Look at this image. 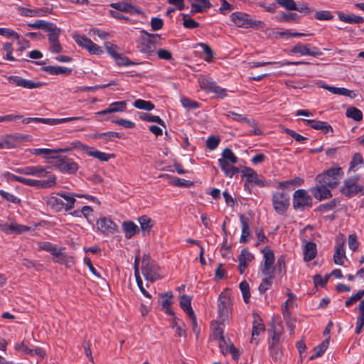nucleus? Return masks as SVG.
Masks as SVG:
<instances>
[{"instance_id":"f257e3e1","label":"nucleus","mask_w":364,"mask_h":364,"mask_svg":"<svg viewBox=\"0 0 364 364\" xmlns=\"http://www.w3.org/2000/svg\"><path fill=\"white\" fill-rule=\"evenodd\" d=\"M237 161V157L230 148L224 149L221 158L218 159V164L221 170L230 178L239 173V168L235 166Z\"/></svg>"},{"instance_id":"f03ea898","label":"nucleus","mask_w":364,"mask_h":364,"mask_svg":"<svg viewBox=\"0 0 364 364\" xmlns=\"http://www.w3.org/2000/svg\"><path fill=\"white\" fill-rule=\"evenodd\" d=\"M283 340L284 337L281 332L277 331L274 328L271 330L268 338V350L269 356L275 362L280 360L283 355L282 349Z\"/></svg>"},{"instance_id":"7ed1b4c3","label":"nucleus","mask_w":364,"mask_h":364,"mask_svg":"<svg viewBox=\"0 0 364 364\" xmlns=\"http://www.w3.org/2000/svg\"><path fill=\"white\" fill-rule=\"evenodd\" d=\"M232 301L229 294L222 292L218 299V322L220 324L228 323L232 314Z\"/></svg>"},{"instance_id":"20e7f679","label":"nucleus","mask_w":364,"mask_h":364,"mask_svg":"<svg viewBox=\"0 0 364 364\" xmlns=\"http://www.w3.org/2000/svg\"><path fill=\"white\" fill-rule=\"evenodd\" d=\"M343 176V171L341 167L331 168L316 176V183H324L329 188L336 187Z\"/></svg>"},{"instance_id":"39448f33","label":"nucleus","mask_w":364,"mask_h":364,"mask_svg":"<svg viewBox=\"0 0 364 364\" xmlns=\"http://www.w3.org/2000/svg\"><path fill=\"white\" fill-rule=\"evenodd\" d=\"M141 269L143 276L147 281L153 283L161 278L158 265L148 255L143 256Z\"/></svg>"},{"instance_id":"423d86ee","label":"nucleus","mask_w":364,"mask_h":364,"mask_svg":"<svg viewBox=\"0 0 364 364\" xmlns=\"http://www.w3.org/2000/svg\"><path fill=\"white\" fill-rule=\"evenodd\" d=\"M272 203L277 214L284 215L289 207V195L283 191H275L272 196Z\"/></svg>"},{"instance_id":"0eeeda50","label":"nucleus","mask_w":364,"mask_h":364,"mask_svg":"<svg viewBox=\"0 0 364 364\" xmlns=\"http://www.w3.org/2000/svg\"><path fill=\"white\" fill-rule=\"evenodd\" d=\"M292 205L296 210H304L312 206V198L304 189H298L293 194Z\"/></svg>"},{"instance_id":"6e6552de","label":"nucleus","mask_w":364,"mask_h":364,"mask_svg":"<svg viewBox=\"0 0 364 364\" xmlns=\"http://www.w3.org/2000/svg\"><path fill=\"white\" fill-rule=\"evenodd\" d=\"M262 253L263 254V263L260 267L262 275L274 274L273 264L275 257L273 251L267 246L262 250Z\"/></svg>"},{"instance_id":"1a4fd4ad","label":"nucleus","mask_w":364,"mask_h":364,"mask_svg":"<svg viewBox=\"0 0 364 364\" xmlns=\"http://www.w3.org/2000/svg\"><path fill=\"white\" fill-rule=\"evenodd\" d=\"M96 228L105 236H109L117 231L118 226L111 218L101 217L96 221Z\"/></svg>"},{"instance_id":"9d476101","label":"nucleus","mask_w":364,"mask_h":364,"mask_svg":"<svg viewBox=\"0 0 364 364\" xmlns=\"http://www.w3.org/2000/svg\"><path fill=\"white\" fill-rule=\"evenodd\" d=\"M31 230V227L18 224L13 220L10 221L9 223L0 222V230L6 235L21 234L26 232H28Z\"/></svg>"},{"instance_id":"9b49d317","label":"nucleus","mask_w":364,"mask_h":364,"mask_svg":"<svg viewBox=\"0 0 364 364\" xmlns=\"http://www.w3.org/2000/svg\"><path fill=\"white\" fill-rule=\"evenodd\" d=\"M55 166L60 171L70 174L76 173L79 168L78 164L67 156L59 158Z\"/></svg>"},{"instance_id":"f8f14e48","label":"nucleus","mask_w":364,"mask_h":364,"mask_svg":"<svg viewBox=\"0 0 364 364\" xmlns=\"http://www.w3.org/2000/svg\"><path fill=\"white\" fill-rule=\"evenodd\" d=\"M57 177L54 174L48 176L46 180H35L31 178H24L23 184L39 188H50L56 185Z\"/></svg>"},{"instance_id":"ddd939ff","label":"nucleus","mask_w":364,"mask_h":364,"mask_svg":"<svg viewBox=\"0 0 364 364\" xmlns=\"http://www.w3.org/2000/svg\"><path fill=\"white\" fill-rule=\"evenodd\" d=\"M75 40L78 46L87 50L90 54L101 55L103 53L102 47L84 36H77L75 37Z\"/></svg>"},{"instance_id":"4468645a","label":"nucleus","mask_w":364,"mask_h":364,"mask_svg":"<svg viewBox=\"0 0 364 364\" xmlns=\"http://www.w3.org/2000/svg\"><path fill=\"white\" fill-rule=\"evenodd\" d=\"M291 53H299L301 55H310L314 57L320 56L322 53L319 49L315 46H311L310 44H302L298 43L291 48Z\"/></svg>"},{"instance_id":"2eb2a0df","label":"nucleus","mask_w":364,"mask_h":364,"mask_svg":"<svg viewBox=\"0 0 364 364\" xmlns=\"http://www.w3.org/2000/svg\"><path fill=\"white\" fill-rule=\"evenodd\" d=\"M231 21L237 26L248 28L257 25L249 18V15L242 12H234L230 15Z\"/></svg>"},{"instance_id":"dca6fc26","label":"nucleus","mask_w":364,"mask_h":364,"mask_svg":"<svg viewBox=\"0 0 364 364\" xmlns=\"http://www.w3.org/2000/svg\"><path fill=\"white\" fill-rule=\"evenodd\" d=\"M48 168L41 166H31L17 168L15 171L19 174L33 176L38 178L45 177L49 171Z\"/></svg>"},{"instance_id":"f3484780","label":"nucleus","mask_w":364,"mask_h":364,"mask_svg":"<svg viewBox=\"0 0 364 364\" xmlns=\"http://www.w3.org/2000/svg\"><path fill=\"white\" fill-rule=\"evenodd\" d=\"M7 80L10 84L27 89L38 88L42 86V83L40 82H33L17 75H11L8 77Z\"/></svg>"},{"instance_id":"a211bd4d","label":"nucleus","mask_w":364,"mask_h":364,"mask_svg":"<svg viewBox=\"0 0 364 364\" xmlns=\"http://www.w3.org/2000/svg\"><path fill=\"white\" fill-rule=\"evenodd\" d=\"M330 188L324 183H316V186L310 188V191L316 199L322 200L330 198L332 196Z\"/></svg>"},{"instance_id":"6ab92c4d","label":"nucleus","mask_w":364,"mask_h":364,"mask_svg":"<svg viewBox=\"0 0 364 364\" xmlns=\"http://www.w3.org/2000/svg\"><path fill=\"white\" fill-rule=\"evenodd\" d=\"M218 341L219 348L220 349V352L223 355H226L228 353H231L232 358L234 360H237L240 356L239 350L237 349L234 345L230 341L229 339L226 340L225 338H223Z\"/></svg>"},{"instance_id":"aec40b11","label":"nucleus","mask_w":364,"mask_h":364,"mask_svg":"<svg viewBox=\"0 0 364 364\" xmlns=\"http://www.w3.org/2000/svg\"><path fill=\"white\" fill-rule=\"evenodd\" d=\"M361 191L362 188L357 184L356 181L354 179L345 181L343 186L341 188V193L347 197H352Z\"/></svg>"},{"instance_id":"412c9836","label":"nucleus","mask_w":364,"mask_h":364,"mask_svg":"<svg viewBox=\"0 0 364 364\" xmlns=\"http://www.w3.org/2000/svg\"><path fill=\"white\" fill-rule=\"evenodd\" d=\"M110 6L118 10L131 14H139L141 13L139 9L132 4L129 1L112 3Z\"/></svg>"},{"instance_id":"4be33fe9","label":"nucleus","mask_w":364,"mask_h":364,"mask_svg":"<svg viewBox=\"0 0 364 364\" xmlns=\"http://www.w3.org/2000/svg\"><path fill=\"white\" fill-rule=\"evenodd\" d=\"M254 259V255L247 250V249L244 248L241 250L240 255L238 256V262H239V271L240 274H243L246 268L248 267L249 264Z\"/></svg>"},{"instance_id":"5701e85b","label":"nucleus","mask_w":364,"mask_h":364,"mask_svg":"<svg viewBox=\"0 0 364 364\" xmlns=\"http://www.w3.org/2000/svg\"><path fill=\"white\" fill-rule=\"evenodd\" d=\"M341 242L338 240L336 241V251L333 255L334 262L338 265H342L346 258L344 250L345 237L343 235H341Z\"/></svg>"},{"instance_id":"b1692460","label":"nucleus","mask_w":364,"mask_h":364,"mask_svg":"<svg viewBox=\"0 0 364 364\" xmlns=\"http://www.w3.org/2000/svg\"><path fill=\"white\" fill-rule=\"evenodd\" d=\"M126 109V101H119L111 103L107 109L97 112L96 114L100 116L115 112H123Z\"/></svg>"},{"instance_id":"393cba45","label":"nucleus","mask_w":364,"mask_h":364,"mask_svg":"<svg viewBox=\"0 0 364 364\" xmlns=\"http://www.w3.org/2000/svg\"><path fill=\"white\" fill-rule=\"evenodd\" d=\"M305 124L316 130H321L324 133L333 132L332 127L326 122L312 119H304Z\"/></svg>"},{"instance_id":"a878e982","label":"nucleus","mask_w":364,"mask_h":364,"mask_svg":"<svg viewBox=\"0 0 364 364\" xmlns=\"http://www.w3.org/2000/svg\"><path fill=\"white\" fill-rule=\"evenodd\" d=\"M264 325L261 317L257 314H253L252 339L255 340V337L264 332Z\"/></svg>"},{"instance_id":"bb28decb","label":"nucleus","mask_w":364,"mask_h":364,"mask_svg":"<svg viewBox=\"0 0 364 364\" xmlns=\"http://www.w3.org/2000/svg\"><path fill=\"white\" fill-rule=\"evenodd\" d=\"M271 64H278V65H279V67H282L283 65H302V64H309V63L304 62V61H286L284 63H280V62H255L254 61V62L249 63V65L251 68L265 66V65H271Z\"/></svg>"},{"instance_id":"cd10ccee","label":"nucleus","mask_w":364,"mask_h":364,"mask_svg":"<svg viewBox=\"0 0 364 364\" xmlns=\"http://www.w3.org/2000/svg\"><path fill=\"white\" fill-rule=\"evenodd\" d=\"M191 4V13H201L211 7L209 0H188Z\"/></svg>"},{"instance_id":"c85d7f7f","label":"nucleus","mask_w":364,"mask_h":364,"mask_svg":"<svg viewBox=\"0 0 364 364\" xmlns=\"http://www.w3.org/2000/svg\"><path fill=\"white\" fill-rule=\"evenodd\" d=\"M321 87L327 90L328 91H329L330 92H331L334 95L346 96V97H349L351 99L355 98L356 96L355 94L353 91L348 90L346 88H344V87H336L329 86L327 85H323L321 86Z\"/></svg>"},{"instance_id":"c756f323","label":"nucleus","mask_w":364,"mask_h":364,"mask_svg":"<svg viewBox=\"0 0 364 364\" xmlns=\"http://www.w3.org/2000/svg\"><path fill=\"white\" fill-rule=\"evenodd\" d=\"M304 180L300 177H295L293 179L280 181L278 183V188L280 189H294L296 187L301 186Z\"/></svg>"},{"instance_id":"7c9ffc66","label":"nucleus","mask_w":364,"mask_h":364,"mask_svg":"<svg viewBox=\"0 0 364 364\" xmlns=\"http://www.w3.org/2000/svg\"><path fill=\"white\" fill-rule=\"evenodd\" d=\"M138 48L141 53L148 55H152L156 50V46L150 45L146 36L143 35L139 41Z\"/></svg>"},{"instance_id":"2f4dec72","label":"nucleus","mask_w":364,"mask_h":364,"mask_svg":"<svg viewBox=\"0 0 364 364\" xmlns=\"http://www.w3.org/2000/svg\"><path fill=\"white\" fill-rule=\"evenodd\" d=\"M338 18L345 23L360 24L364 22V18L362 16L355 15L353 14H346L343 12L338 13Z\"/></svg>"},{"instance_id":"473e14b6","label":"nucleus","mask_w":364,"mask_h":364,"mask_svg":"<svg viewBox=\"0 0 364 364\" xmlns=\"http://www.w3.org/2000/svg\"><path fill=\"white\" fill-rule=\"evenodd\" d=\"M304 259L305 261H311L316 255V245L312 242H308L305 244L304 249Z\"/></svg>"},{"instance_id":"72a5a7b5","label":"nucleus","mask_w":364,"mask_h":364,"mask_svg":"<svg viewBox=\"0 0 364 364\" xmlns=\"http://www.w3.org/2000/svg\"><path fill=\"white\" fill-rule=\"evenodd\" d=\"M122 228L127 239L132 238L139 231V227L132 221H125L122 223Z\"/></svg>"},{"instance_id":"f704fd0d","label":"nucleus","mask_w":364,"mask_h":364,"mask_svg":"<svg viewBox=\"0 0 364 364\" xmlns=\"http://www.w3.org/2000/svg\"><path fill=\"white\" fill-rule=\"evenodd\" d=\"M364 166V159L360 153L353 154L349 166V171H357L359 168Z\"/></svg>"},{"instance_id":"c9c22d12","label":"nucleus","mask_w":364,"mask_h":364,"mask_svg":"<svg viewBox=\"0 0 364 364\" xmlns=\"http://www.w3.org/2000/svg\"><path fill=\"white\" fill-rule=\"evenodd\" d=\"M250 183H253L257 186L259 187H264L268 186V183L267 181L264 180V178L259 176L257 172L253 174L252 176H251L248 180H246L245 182V188H249V185Z\"/></svg>"},{"instance_id":"e433bc0d","label":"nucleus","mask_w":364,"mask_h":364,"mask_svg":"<svg viewBox=\"0 0 364 364\" xmlns=\"http://www.w3.org/2000/svg\"><path fill=\"white\" fill-rule=\"evenodd\" d=\"M46 203L48 206L57 212L65 210V203L62 200L55 196L48 197L46 200Z\"/></svg>"},{"instance_id":"4c0bfd02","label":"nucleus","mask_w":364,"mask_h":364,"mask_svg":"<svg viewBox=\"0 0 364 364\" xmlns=\"http://www.w3.org/2000/svg\"><path fill=\"white\" fill-rule=\"evenodd\" d=\"M240 220L242 224V233L240 242L242 243L247 242V238L250 236V225L247 220L242 215H240Z\"/></svg>"},{"instance_id":"58836bf2","label":"nucleus","mask_w":364,"mask_h":364,"mask_svg":"<svg viewBox=\"0 0 364 364\" xmlns=\"http://www.w3.org/2000/svg\"><path fill=\"white\" fill-rule=\"evenodd\" d=\"M228 118H230L234 121L238 122H244L250 124V126L254 127L255 123L252 122L250 119H248L245 115L238 114L237 112H232V111H227L224 114Z\"/></svg>"},{"instance_id":"ea45409f","label":"nucleus","mask_w":364,"mask_h":364,"mask_svg":"<svg viewBox=\"0 0 364 364\" xmlns=\"http://www.w3.org/2000/svg\"><path fill=\"white\" fill-rule=\"evenodd\" d=\"M43 70L51 75H69L72 70L70 68L60 66H46Z\"/></svg>"},{"instance_id":"a19ab883","label":"nucleus","mask_w":364,"mask_h":364,"mask_svg":"<svg viewBox=\"0 0 364 364\" xmlns=\"http://www.w3.org/2000/svg\"><path fill=\"white\" fill-rule=\"evenodd\" d=\"M180 306L188 316H193L194 311L191 308V299L188 295H183L180 299Z\"/></svg>"},{"instance_id":"79ce46f5","label":"nucleus","mask_w":364,"mask_h":364,"mask_svg":"<svg viewBox=\"0 0 364 364\" xmlns=\"http://www.w3.org/2000/svg\"><path fill=\"white\" fill-rule=\"evenodd\" d=\"M122 134L115 132H107L97 133L95 134V138L102 139L105 142L114 141L116 138H121Z\"/></svg>"},{"instance_id":"37998d69","label":"nucleus","mask_w":364,"mask_h":364,"mask_svg":"<svg viewBox=\"0 0 364 364\" xmlns=\"http://www.w3.org/2000/svg\"><path fill=\"white\" fill-rule=\"evenodd\" d=\"M198 82L200 88L208 92H213L218 85L215 82L205 77H200Z\"/></svg>"},{"instance_id":"c03bdc74","label":"nucleus","mask_w":364,"mask_h":364,"mask_svg":"<svg viewBox=\"0 0 364 364\" xmlns=\"http://www.w3.org/2000/svg\"><path fill=\"white\" fill-rule=\"evenodd\" d=\"M87 154L90 156L96 158L101 161H108L109 159L113 156L112 154H109L95 149H92L90 147V149L87 150Z\"/></svg>"},{"instance_id":"a18cd8bd","label":"nucleus","mask_w":364,"mask_h":364,"mask_svg":"<svg viewBox=\"0 0 364 364\" xmlns=\"http://www.w3.org/2000/svg\"><path fill=\"white\" fill-rule=\"evenodd\" d=\"M328 339L324 340L321 344L314 348V353L311 355L310 360L316 359L321 356L328 346Z\"/></svg>"},{"instance_id":"49530a36","label":"nucleus","mask_w":364,"mask_h":364,"mask_svg":"<svg viewBox=\"0 0 364 364\" xmlns=\"http://www.w3.org/2000/svg\"><path fill=\"white\" fill-rule=\"evenodd\" d=\"M58 196L64 198L67 203H65V210L68 211L74 208L75 203L76 202L75 194L70 196L65 192H60L57 193Z\"/></svg>"},{"instance_id":"de8ad7c7","label":"nucleus","mask_w":364,"mask_h":364,"mask_svg":"<svg viewBox=\"0 0 364 364\" xmlns=\"http://www.w3.org/2000/svg\"><path fill=\"white\" fill-rule=\"evenodd\" d=\"M263 279L262 283L259 286V291L261 294L264 293L267 289L270 288L272 284L273 279L274 278V274L262 275Z\"/></svg>"},{"instance_id":"09e8293b","label":"nucleus","mask_w":364,"mask_h":364,"mask_svg":"<svg viewBox=\"0 0 364 364\" xmlns=\"http://www.w3.org/2000/svg\"><path fill=\"white\" fill-rule=\"evenodd\" d=\"M162 301L161 302L163 309L165 310L166 313L168 314L172 315L173 314V311L171 309V305L172 304L171 298L172 294L171 293H165L162 296Z\"/></svg>"},{"instance_id":"8fccbe9b","label":"nucleus","mask_w":364,"mask_h":364,"mask_svg":"<svg viewBox=\"0 0 364 364\" xmlns=\"http://www.w3.org/2000/svg\"><path fill=\"white\" fill-rule=\"evenodd\" d=\"M139 114V118L143 121L156 122L161 126H165L164 122L159 116L152 115L145 112H141Z\"/></svg>"},{"instance_id":"3c124183","label":"nucleus","mask_w":364,"mask_h":364,"mask_svg":"<svg viewBox=\"0 0 364 364\" xmlns=\"http://www.w3.org/2000/svg\"><path fill=\"white\" fill-rule=\"evenodd\" d=\"M346 115L355 121L359 122L363 119V112L356 107H351L347 109Z\"/></svg>"},{"instance_id":"603ef678","label":"nucleus","mask_w":364,"mask_h":364,"mask_svg":"<svg viewBox=\"0 0 364 364\" xmlns=\"http://www.w3.org/2000/svg\"><path fill=\"white\" fill-rule=\"evenodd\" d=\"M53 262L60 264H64L67 267H70L75 263L74 258L73 257L66 255L64 253H62L58 258H53Z\"/></svg>"},{"instance_id":"864d4df0","label":"nucleus","mask_w":364,"mask_h":364,"mask_svg":"<svg viewBox=\"0 0 364 364\" xmlns=\"http://www.w3.org/2000/svg\"><path fill=\"white\" fill-rule=\"evenodd\" d=\"M46 31L49 32V43L58 41V38L60 34V29L58 28L54 23H52Z\"/></svg>"},{"instance_id":"5fc2aeb1","label":"nucleus","mask_w":364,"mask_h":364,"mask_svg":"<svg viewBox=\"0 0 364 364\" xmlns=\"http://www.w3.org/2000/svg\"><path fill=\"white\" fill-rule=\"evenodd\" d=\"M134 106L139 109H144L146 111H151L154 109V105L150 101H146L144 100H136L134 102Z\"/></svg>"},{"instance_id":"6e6d98bb","label":"nucleus","mask_w":364,"mask_h":364,"mask_svg":"<svg viewBox=\"0 0 364 364\" xmlns=\"http://www.w3.org/2000/svg\"><path fill=\"white\" fill-rule=\"evenodd\" d=\"M141 35L145 36L149 41L150 45L155 46L156 47L161 44V36L159 34L149 33L147 31L142 30Z\"/></svg>"},{"instance_id":"4d7b16f0","label":"nucleus","mask_w":364,"mask_h":364,"mask_svg":"<svg viewBox=\"0 0 364 364\" xmlns=\"http://www.w3.org/2000/svg\"><path fill=\"white\" fill-rule=\"evenodd\" d=\"M141 228L143 232H149L153 226L152 220L146 215H143L139 218Z\"/></svg>"},{"instance_id":"13d9d810","label":"nucleus","mask_w":364,"mask_h":364,"mask_svg":"<svg viewBox=\"0 0 364 364\" xmlns=\"http://www.w3.org/2000/svg\"><path fill=\"white\" fill-rule=\"evenodd\" d=\"M274 276L275 274H284L286 272L285 259L284 256H281L277 259L276 265L273 267Z\"/></svg>"},{"instance_id":"bf43d9fd","label":"nucleus","mask_w":364,"mask_h":364,"mask_svg":"<svg viewBox=\"0 0 364 364\" xmlns=\"http://www.w3.org/2000/svg\"><path fill=\"white\" fill-rule=\"evenodd\" d=\"M240 289L242 294V297L244 301L247 304L250 301V286L249 284L245 281H242L240 284Z\"/></svg>"},{"instance_id":"052dcab7","label":"nucleus","mask_w":364,"mask_h":364,"mask_svg":"<svg viewBox=\"0 0 364 364\" xmlns=\"http://www.w3.org/2000/svg\"><path fill=\"white\" fill-rule=\"evenodd\" d=\"M183 322L176 318H174L172 328L175 329V333L178 336H186L185 331L183 328Z\"/></svg>"},{"instance_id":"680f3d73","label":"nucleus","mask_w":364,"mask_h":364,"mask_svg":"<svg viewBox=\"0 0 364 364\" xmlns=\"http://www.w3.org/2000/svg\"><path fill=\"white\" fill-rule=\"evenodd\" d=\"M114 59L116 63L119 66H129L134 64V63L131 61L127 57L119 53L115 54Z\"/></svg>"},{"instance_id":"e2e57ef3","label":"nucleus","mask_w":364,"mask_h":364,"mask_svg":"<svg viewBox=\"0 0 364 364\" xmlns=\"http://www.w3.org/2000/svg\"><path fill=\"white\" fill-rule=\"evenodd\" d=\"M0 196L8 202L14 203V204H18L21 202V200L16 197L14 195L6 192L3 190H0Z\"/></svg>"},{"instance_id":"0e129e2a","label":"nucleus","mask_w":364,"mask_h":364,"mask_svg":"<svg viewBox=\"0 0 364 364\" xmlns=\"http://www.w3.org/2000/svg\"><path fill=\"white\" fill-rule=\"evenodd\" d=\"M278 4L289 11H294L296 9V4L294 0H275Z\"/></svg>"},{"instance_id":"69168bd1","label":"nucleus","mask_w":364,"mask_h":364,"mask_svg":"<svg viewBox=\"0 0 364 364\" xmlns=\"http://www.w3.org/2000/svg\"><path fill=\"white\" fill-rule=\"evenodd\" d=\"M3 50L5 53V55H4V58L8 60L14 61L15 58L12 56L13 47L12 44L10 43H4L3 46Z\"/></svg>"},{"instance_id":"338daca9","label":"nucleus","mask_w":364,"mask_h":364,"mask_svg":"<svg viewBox=\"0 0 364 364\" xmlns=\"http://www.w3.org/2000/svg\"><path fill=\"white\" fill-rule=\"evenodd\" d=\"M364 296V289L359 290L356 294L351 296L348 300L346 301V306H350L353 303L360 300Z\"/></svg>"},{"instance_id":"774afa93","label":"nucleus","mask_w":364,"mask_h":364,"mask_svg":"<svg viewBox=\"0 0 364 364\" xmlns=\"http://www.w3.org/2000/svg\"><path fill=\"white\" fill-rule=\"evenodd\" d=\"M183 24L187 28H195L199 26V23L194 19L190 18L187 15H184L183 18Z\"/></svg>"}]
</instances>
